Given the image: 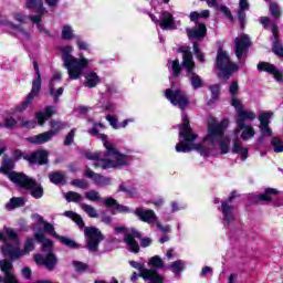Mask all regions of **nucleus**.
<instances>
[{
	"mask_svg": "<svg viewBox=\"0 0 283 283\" xmlns=\"http://www.w3.org/2000/svg\"><path fill=\"white\" fill-rule=\"evenodd\" d=\"M193 54L199 60V63H206L205 53L200 50L198 42H193Z\"/></svg>",
	"mask_w": 283,
	"mask_h": 283,
	"instance_id": "obj_52",
	"label": "nucleus"
},
{
	"mask_svg": "<svg viewBox=\"0 0 283 283\" xmlns=\"http://www.w3.org/2000/svg\"><path fill=\"white\" fill-rule=\"evenodd\" d=\"M117 191H123L124 193H127L128 196H136V188H132V181H125L122 182L118 186Z\"/></svg>",
	"mask_w": 283,
	"mask_h": 283,
	"instance_id": "obj_43",
	"label": "nucleus"
},
{
	"mask_svg": "<svg viewBox=\"0 0 283 283\" xmlns=\"http://www.w3.org/2000/svg\"><path fill=\"white\" fill-rule=\"evenodd\" d=\"M0 269L2 271V273H4V275H8V273H12L11 269H13V265L10 261H8V259L1 260L0 261ZM3 280L2 276H0V283Z\"/></svg>",
	"mask_w": 283,
	"mask_h": 283,
	"instance_id": "obj_46",
	"label": "nucleus"
},
{
	"mask_svg": "<svg viewBox=\"0 0 283 283\" xmlns=\"http://www.w3.org/2000/svg\"><path fill=\"white\" fill-rule=\"evenodd\" d=\"M277 195V189L266 188L265 193L256 195L254 197L255 202H271V196Z\"/></svg>",
	"mask_w": 283,
	"mask_h": 283,
	"instance_id": "obj_34",
	"label": "nucleus"
},
{
	"mask_svg": "<svg viewBox=\"0 0 283 283\" xmlns=\"http://www.w3.org/2000/svg\"><path fill=\"white\" fill-rule=\"evenodd\" d=\"M251 48V38L247 33H242L234 40V54L239 63H244Z\"/></svg>",
	"mask_w": 283,
	"mask_h": 283,
	"instance_id": "obj_12",
	"label": "nucleus"
},
{
	"mask_svg": "<svg viewBox=\"0 0 283 283\" xmlns=\"http://www.w3.org/2000/svg\"><path fill=\"white\" fill-rule=\"evenodd\" d=\"M134 213L142 222H146V224H156L158 220L156 212H154L151 209L136 208Z\"/></svg>",
	"mask_w": 283,
	"mask_h": 283,
	"instance_id": "obj_18",
	"label": "nucleus"
},
{
	"mask_svg": "<svg viewBox=\"0 0 283 283\" xmlns=\"http://www.w3.org/2000/svg\"><path fill=\"white\" fill-rule=\"evenodd\" d=\"M256 67L259 72H268V74H272L275 81H277V83L283 82L282 71L277 70L275 65L268 62H259Z\"/></svg>",
	"mask_w": 283,
	"mask_h": 283,
	"instance_id": "obj_21",
	"label": "nucleus"
},
{
	"mask_svg": "<svg viewBox=\"0 0 283 283\" xmlns=\"http://www.w3.org/2000/svg\"><path fill=\"white\" fill-rule=\"evenodd\" d=\"M259 129L261 132V136L268 137L273 135V130H271V127H269V125H260Z\"/></svg>",
	"mask_w": 283,
	"mask_h": 283,
	"instance_id": "obj_63",
	"label": "nucleus"
},
{
	"mask_svg": "<svg viewBox=\"0 0 283 283\" xmlns=\"http://www.w3.org/2000/svg\"><path fill=\"white\" fill-rule=\"evenodd\" d=\"M71 185H73V187H77V189H87V187H90V182L85 179H74L71 181Z\"/></svg>",
	"mask_w": 283,
	"mask_h": 283,
	"instance_id": "obj_57",
	"label": "nucleus"
},
{
	"mask_svg": "<svg viewBox=\"0 0 283 283\" xmlns=\"http://www.w3.org/2000/svg\"><path fill=\"white\" fill-rule=\"evenodd\" d=\"M178 52L182 54V62L180 66V60L176 59L174 61L169 60L168 63L171 65L174 78L180 76V72L185 70L186 76L189 78L190 84L193 90H200L205 83L202 77L196 73V62L193 61V54L191 53V48L181 46L178 49Z\"/></svg>",
	"mask_w": 283,
	"mask_h": 283,
	"instance_id": "obj_3",
	"label": "nucleus"
},
{
	"mask_svg": "<svg viewBox=\"0 0 283 283\" xmlns=\"http://www.w3.org/2000/svg\"><path fill=\"white\" fill-rule=\"evenodd\" d=\"M0 127H6L7 129H14L17 127V119L14 117H8L4 123H0Z\"/></svg>",
	"mask_w": 283,
	"mask_h": 283,
	"instance_id": "obj_54",
	"label": "nucleus"
},
{
	"mask_svg": "<svg viewBox=\"0 0 283 283\" xmlns=\"http://www.w3.org/2000/svg\"><path fill=\"white\" fill-rule=\"evenodd\" d=\"M129 265L133 269L139 271V277H143L148 283H165V277L158 273L155 269H146L145 263L129 261Z\"/></svg>",
	"mask_w": 283,
	"mask_h": 283,
	"instance_id": "obj_11",
	"label": "nucleus"
},
{
	"mask_svg": "<svg viewBox=\"0 0 283 283\" xmlns=\"http://www.w3.org/2000/svg\"><path fill=\"white\" fill-rule=\"evenodd\" d=\"M148 266H151L153 269H163V266H165V262L160 256L155 255L149 259Z\"/></svg>",
	"mask_w": 283,
	"mask_h": 283,
	"instance_id": "obj_48",
	"label": "nucleus"
},
{
	"mask_svg": "<svg viewBox=\"0 0 283 283\" xmlns=\"http://www.w3.org/2000/svg\"><path fill=\"white\" fill-rule=\"evenodd\" d=\"M64 216L65 218H70V220H73V222L77 224L78 229H85V221H83V217H81V214L74 211H65Z\"/></svg>",
	"mask_w": 283,
	"mask_h": 283,
	"instance_id": "obj_35",
	"label": "nucleus"
},
{
	"mask_svg": "<svg viewBox=\"0 0 283 283\" xmlns=\"http://www.w3.org/2000/svg\"><path fill=\"white\" fill-rule=\"evenodd\" d=\"M4 25H8V28H11V30H13V32H15V34H22V35H25V30H23L21 28V25H17L12 22H7L4 23Z\"/></svg>",
	"mask_w": 283,
	"mask_h": 283,
	"instance_id": "obj_60",
	"label": "nucleus"
},
{
	"mask_svg": "<svg viewBox=\"0 0 283 283\" xmlns=\"http://www.w3.org/2000/svg\"><path fill=\"white\" fill-rule=\"evenodd\" d=\"M217 67L223 72V78H226V81L233 72H238V64L232 63L229 53L222 49H219L217 53Z\"/></svg>",
	"mask_w": 283,
	"mask_h": 283,
	"instance_id": "obj_10",
	"label": "nucleus"
},
{
	"mask_svg": "<svg viewBox=\"0 0 283 283\" xmlns=\"http://www.w3.org/2000/svg\"><path fill=\"white\" fill-rule=\"evenodd\" d=\"M166 98L174 105L175 107H179L182 111L181 120L182 124L179 125V143L176 145L175 149L178 154H189L195 149L201 156H210L212 151H216V147H218L221 154H229V147L231 145V137H224V132L227 127H229V120L222 119L218 122L216 118H211L208 122V134L203 138L205 143H209V146H205L202 144H195L196 138H198V134H195L189 125V117L185 109L189 107V97L185 91L177 88L171 90L168 88L165 91Z\"/></svg>",
	"mask_w": 283,
	"mask_h": 283,
	"instance_id": "obj_1",
	"label": "nucleus"
},
{
	"mask_svg": "<svg viewBox=\"0 0 283 283\" xmlns=\"http://www.w3.org/2000/svg\"><path fill=\"white\" fill-rule=\"evenodd\" d=\"M85 198L91 202H98V200H101V193H98L96 190H90L85 192Z\"/></svg>",
	"mask_w": 283,
	"mask_h": 283,
	"instance_id": "obj_53",
	"label": "nucleus"
},
{
	"mask_svg": "<svg viewBox=\"0 0 283 283\" xmlns=\"http://www.w3.org/2000/svg\"><path fill=\"white\" fill-rule=\"evenodd\" d=\"M159 27L161 30H177L180 22H176L174 14L169 11H163L159 15Z\"/></svg>",
	"mask_w": 283,
	"mask_h": 283,
	"instance_id": "obj_16",
	"label": "nucleus"
},
{
	"mask_svg": "<svg viewBox=\"0 0 283 283\" xmlns=\"http://www.w3.org/2000/svg\"><path fill=\"white\" fill-rule=\"evenodd\" d=\"M64 198L67 202H76L80 206L83 203V196L78 192L69 191L64 195Z\"/></svg>",
	"mask_w": 283,
	"mask_h": 283,
	"instance_id": "obj_40",
	"label": "nucleus"
},
{
	"mask_svg": "<svg viewBox=\"0 0 283 283\" xmlns=\"http://www.w3.org/2000/svg\"><path fill=\"white\" fill-rule=\"evenodd\" d=\"M30 251H34V239L28 238L24 242V250L19 249V243L17 245H3L2 253L4 258H10L11 260H19L22 255H28Z\"/></svg>",
	"mask_w": 283,
	"mask_h": 283,
	"instance_id": "obj_9",
	"label": "nucleus"
},
{
	"mask_svg": "<svg viewBox=\"0 0 283 283\" xmlns=\"http://www.w3.org/2000/svg\"><path fill=\"white\" fill-rule=\"evenodd\" d=\"M230 138L232 142V154H238L243 161L247 160L249 158V148L244 146L240 136L231 134Z\"/></svg>",
	"mask_w": 283,
	"mask_h": 283,
	"instance_id": "obj_15",
	"label": "nucleus"
},
{
	"mask_svg": "<svg viewBox=\"0 0 283 283\" xmlns=\"http://www.w3.org/2000/svg\"><path fill=\"white\" fill-rule=\"evenodd\" d=\"M50 125L53 129L49 130V132H54V136H56L59 134V132H63V129H65L66 127H69L67 123L65 122H60L56 119H52L50 122Z\"/></svg>",
	"mask_w": 283,
	"mask_h": 283,
	"instance_id": "obj_39",
	"label": "nucleus"
},
{
	"mask_svg": "<svg viewBox=\"0 0 283 283\" xmlns=\"http://www.w3.org/2000/svg\"><path fill=\"white\" fill-rule=\"evenodd\" d=\"M270 13L274 19H280V17H282V10L280 9V4L275 2H271Z\"/></svg>",
	"mask_w": 283,
	"mask_h": 283,
	"instance_id": "obj_49",
	"label": "nucleus"
},
{
	"mask_svg": "<svg viewBox=\"0 0 283 283\" xmlns=\"http://www.w3.org/2000/svg\"><path fill=\"white\" fill-rule=\"evenodd\" d=\"M19 207H25V198L23 197H13L6 203L4 209L7 211H14Z\"/></svg>",
	"mask_w": 283,
	"mask_h": 283,
	"instance_id": "obj_31",
	"label": "nucleus"
},
{
	"mask_svg": "<svg viewBox=\"0 0 283 283\" xmlns=\"http://www.w3.org/2000/svg\"><path fill=\"white\" fill-rule=\"evenodd\" d=\"M271 145L275 151V154H282L283 151V142L279 137H273L271 140Z\"/></svg>",
	"mask_w": 283,
	"mask_h": 283,
	"instance_id": "obj_50",
	"label": "nucleus"
},
{
	"mask_svg": "<svg viewBox=\"0 0 283 283\" xmlns=\"http://www.w3.org/2000/svg\"><path fill=\"white\" fill-rule=\"evenodd\" d=\"M27 8L29 10H35L38 15H28L29 20L32 21V23H35L36 27L41 24L43 13L45 12V8H43V0H40V4L36 3V0H32V4L30 6V0L27 1Z\"/></svg>",
	"mask_w": 283,
	"mask_h": 283,
	"instance_id": "obj_19",
	"label": "nucleus"
},
{
	"mask_svg": "<svg viewBox=\"0 0 283 283\" xmlns=\"http://www.w3.org/2000/svg\"><path fill=\"white\" fill-rule=\"evenodd\" d=\"M240 132L241 140H251V138L255 137V128L252 125L237 124V127L232 130V135L240 136Z\"/></svg>",
	"mask_w": 283,
	"mask_h": 283,
	"instance_id": "obj_17",
	"label": "nucleus"
},
{
	"mask_svg": "<svg viewBox=\"0 0 283 283\" xmlns=\"http://www.w3.org/2000/svg\"><path fill=\"white\" fill-rule=\"evenodd\" d=\"M1 282H3V283H19V281L17 280V276H14V274H12V272L4 274V277L1 280Z\"/></svg>",
	"mask_w": 283,
	"mask_h": 283,
	"instance_id": "obj_64",
	"label": "nucleus"
},
{
	"mask_svg": "<svg viewBox=\"0 0 283 283\" xmlns=\"http://www.w3.org/2000/svg\"><path fill=\"white\" fill-rule=\"evenodd\" d=\"M49 180L53 185H65V172H61V171L50 172Z\"/></svg>",
	"mask_w": 283,
	"mask_h": 283,
	"instance_id": "obj_36",
	"label": "nucleus"
},
{
	"mask_svg": "<svg viewBox=\"0 0 283 283\" xmlns=\"http://www.w3.org/2000/svg\"><path fill=\"white\" fill-rule=\"evenodd\" d=\"M115 233L116 235L123 233V240L127 251H130V253H140V245L138 244V241H136V238H140V232L138 230L134 228L127 229L126 227H116Z\"/></svg>",
	"mask_w": 283,
	"mask_h": 283,
	"instance_id": "obj_8",
	"label": "nucleus"
},
{
	"mask_svg": "<svg viewBox=\"0 0 283 283\" xmlns=\"http://www.w3.org/2000/svg\"><path fill=\"white\" fill-rule=\"evenodd\" d=\"M62 39H64V41H72V39H74V29H72L70 24L62 27Z\"/></svg>",
	"mask_w": 283,
	"mask_h": 283,
	"instance_id": "obj_45",
	"label": "nucleus"
},
{
	"mask_svg": "<svg viewBox=\"0 0 283 283\" xmlns=\"http://www.w3.org/2000/svg\"><path fill=\"white\" fill-rule=\"evenodd\" d=\"M76 136V128L70 130V133L64 138V145L70 147L74 143V137Z\"/></svg>",
	"mask_w": 283,
	"mask_h": 283,
	"instance_id": "obj_58",
	"label": "nucleus"
},
{
	"mask_svg": "<svg viewBox=\"0 0 283 283\" xmlns=\"http://www.w3.org/2000/svg\"><path fill=\"white\" fill-rule=\"evenodd\" d=\"M73 266L77 273H83L87 271V264L81 261H73Z\"/></svg>",
	"mask_w": 283,
	"mask_h": 283,
	"instance_id": "obj_59",
	"label": "nucleus"
},
{
	"mask_svg": "<svg viewBox=\"0 0 283 283\" xmlns=\"http://www.w3.org/2000/svg\"><path fill=\"white\" fill-rule=\"evenodd\" d=\"M106 120H108V123H109L111 127H113V129H120V125H118V118H116L112 115H107Z\"/></svg>",
	"mask_w": 283,
	"mask_h": 283,
	"instance_id": "obj_62",
	"label": "nucleus"
},
{
	"mask_svg": "<svg viewBox=\"0 0 283 283\" xmlns=\"http://www.w3.org/2000/svg\"><path fill=\"white\" fill-rule=\"evenodd\" d=\"M12 169H14V160L4 158L0 167V174H4L8 178H10V174H21L12 171Z\"/></svg>",
	"mask_w": 283,
	"mask_h": 283,
	"instance_id": "obj_33",
	"label": "nucleus"
},
{
	"mask_svg": "<svg viewBox=\"0 0 283 283\" xmlns=\"http://www.w3.org/2000/svg\"><path fill=\"white\" fill-rule=\"evenodd\" d=\"M84 87H88L90 90L96 87L98 83H101V76L96 72L88 71L84 74Z\"/></svg>",
	"mask_w": 283,
	"mask_h": 283,
	"instance_id": "obj_28",
	"label": "nucleus"
},
{
	"mask_svg": "<svg viewBox=\"0 0 283 283\" xmlns=\"http://www.w3.org/2000/svg\"><path fill=\"white\" fill-rule=\"evenodd\" d=\"M34 238L36 242L42 244V251L46 252L45 256L41 254L35 255L36 264H44V266L49 271L54 270V266H56L57 260L54 253H52V247H53L52 241L50 239H46L45 235L41 232L35 233Z\"/></svg>",
	"mask_w": 283,
	"mask_h": 283,
	"instance_id": "obj_6",
	"label": "nucleus"
},
{
	"mask_svg": "<svg viewBox=\"0 0 283 283\" xmlns=\"http://www.w3.org/2000/svg\"><path fill=\"white\" fill-rule=\"evenodd\" d=\"M98 127H103V124H95L94 127L88 130V134H91V136H96V138L102 140L106 151H86L84 155L85 158H87V160H94L93 167H95V169L107 170L123 169V167H129V165H132V160H134V157L120 154V151H118V148H116V145L107 140V135L98 133Z\"/></svg>",
	"mask_w": 283,
	"mask_h": 283,
	"instance_id": "obj_2",
	"label": "nucleus"
},
{
	"mask_svg": "<svg viewBox=\"0 0 283 283\" xmlns=\"http://www.w3.org/2000/svg\"><path fill=\"white\" fill-rule=\"evenodd\" d=\"M234 198H235V192H231L230 197L228 198V201L221 202L223 227H226L227 229H229V227H231V224L233 223V220H235V216L233 214L235 207L229 206V202H233Z\"/></svg>",
	"mask_w": 283,
	"mask_h": 283,
	"instance_id": "obj_14",
	"label": "nucleus"
},
{
	"mask_svg": "<svg viewBox=\"0 0 283 283\" xmlns=\"http://www.w3.org/2000/svg\"><path fill=\"white\" fill-rule=\"evenodd\" d=\"M210 92H211L210 104L216 103V101H218V96H220V85L216 84L210 86Z\"/></svg>",
	"mask_w": 283,
	"mask_h": 283,
	"instance_id": "obj_55",
	"label": "nucleus"
},
{
	"mask_svg": "<svg viewBox=\"0 0 283 283\" xmlns=\"http://www.w3.org/2000/svg\"><path fill=\"white\" fill-rule=\"evenodd\" d=\"M84 235L86 238V249L91 253H96L98 251V244L103 242V233L98 228H84Z\"/></svg>",
	"mask_w": 283,
	"mask_h": 283,
	"instance_id": "obj_13",
	"label": "nucleus"
},
{
	"mask_svg": "<svg viewBox=\"0 0 283 283\" xmlns=\"http://www.w3.org/2000/svg\"><path fill=\"white\" fill-rule=\"evenodd\" d=\"M56 240H59L61 244L67 247L69 249H81V244L76 243V241L67 237L56 235Z\"/></svg>",
	"mask_w": 283,
	"mask_h": 283,
	"instance_id": "obj_37",
	"label": "nucleus"
},
{
	"mask_svg": "<svg viewBox=\"0 0 283 283\" xmlns=\"http://www.w3.org/2000/svg\"><path fill=\"white\" fill-rule=\"evenodd\" d=\"M48 150L40 149L24 157L30 165H48Z\"/></svg>",
	"mask_w": 283,
	"mask_h": 283,
	"instance_id": "obj_20",
	"label": "nucleus"
},
{
	"mask_svg": "<svg viewBox=\"0 0 283 283\" xmlns=\"http://www.w3.org/2000/svg\"><path fill=\"white\" fill-rule=\"evenodd\" d=\"M259 22L261 23V25H263L264 28H270L272 29L273 25H277V24H273L271 23V19L269 17H261L259 19ZM271 32H273V29L271 30Z\"/></svg>",
	"mask_w": 283,
	"mask_h": 283,
	"instance_id": "obj_61",
	"label": "nucleus"
},
{
	"mask_svg": "<svg viewBox=\"0 0 283 283\" xmlns=\"http://www.w3.org/2000/svg\"><path fill=\"white\" fill-rule=\"evenodd\" d=\"M272 34L274 36L272 52H274L276 56H283V45L277 41V39H280V34H277V25H272Z\"/></svg>",
	"mask_w": 283,
	"mask_h": 283,
	"instance_id": "obj_32",
	"label": "nucleus"
},
{
	"mask_svg": "<svg viewBox=\"0 0 283 283\" xmlns=\"http://www.w3.org/2000/svg\"><path fill=\"white\" fill-rule=\"evenodd\" d=\"M18 120L20 123V126L24 129H34V127H36V120L34 119L24 120L23 118L19 117Z\"/></svg>",
	"mask_w": 283,
	"mask_h": 283,
	"instance_id": "obj_51",
	"label": "nucleus"
},
{
	"mask_svg": "<svg viewBox=\"0 0 283 283\" xmlns=\"http://www.w3.org/2000/svg\"><path fill=\"white\" fill-rule=\"evenodd\" d=\"M168 269H169V271H172V273H175V275H180V273H182V271H185V261L177 260V261L172 262L168 266Z\"/></svg>",
	"mask_w": 283,
	"mask_h": 283,
	"instance_id": "obj_41",
	"label": "nucleus"
},
{
	"mask_svg": "<svg viewBox=\"0 0 283 283\" xmlns=\"http://www.w3.org/2000/svg\"><path fill=\"white\" fill-rule=\"evenodd\" d=\"M255 118V113H253L251 109H239L237 113V125H247V120L249 123H253Z\"/></svg>",
	"mask_w": 283,
	"mask_h": 283,
	"instance_id": "obj_25",
	"label": "nucleus"
},
{
	"mask_svg": "<svg viewBox=\"0 0 283 283\" xmlns=\"http://www.w3.org/2000/svg\"><path fill=\"white\" fill-rule=\"evenodd\" d=\"M272 116H273V113L271 112L261 113L259 116L260 125H269L271 123Z\"/></svg>",
	"mask_w": 283,
	"mask_h": 283,
	"instance_id": "obj_56",
	"label": "nucleus"
},
{
	"mask_svg": "<svg viewBox=\"0 0 283 283\" xmlns=\"http://www.w3.org/2000/svg\"><path fill=\"white\" fill-rule=\"evenodd\" d=\"M84 176L86 178H91V180H94V184L97 185L98 187H108V185H112L111 178L96 174L92 169H87L84 172Z\"/></svg>",
	"mask_w": 283,
	"mask_h": 283,
	"instance_id": "obj_23",
	"label": "nucleus"
},
{
	"mask_svg": "<svg viewBox=\"0 0 283 283\" xmlns=\"http://www.w3.org/2000/svg\"><path fill=\"white\" fill-rule=\"evenodd\" d=\"M9 180L14 185H18V187H21V189L29 191L30 196L35 200H41V198H43V186L36 182V180L28 177L25 174L11 172L9 174Z\"/></svg>",
	"mask_w": 283,
	"mask_h": 283,
	"instance_id": "obj_5",
	"label": "nucleus"
},
{
	"mask_svg": "<svg viewBox=\"0 0 283 283\" xmlns=\"http://www.w3.org/2000/svg\"><path fill=\"white\" fill-rule=\"evenodd\" d=\"M33 70L35 71V78L32 82L31 92L27 95L24 102L15 107V112H25L41 92V71H39V63L36 61H33Z\"/></svg>",
	"mask_w": 283,
	"mask_h": 283,
	"instance_id": "obj_7",
	"label": "nucleus"
},
{
	"mask_svg": "<svg viewBox=\"0 0 283 283\" xmlns=\"http://www.w3.org/2000/svg\"><path fill=\"white\" fill-rule=\"evenodd\" d=\"M53 114H56V107L48 106L44 109V112L35 113V118H36L39 125H44L45 120H50V118H52Z\"/></svg>",
	"mask_w": 283,
	"mask_h": 283,
	"instance_id": "obj_30",
	"label": "nucleus"
},
{
	"mask_svg": "<svg viewBox=\"0 0 283 283\" xmlns=\"http://www.w3.org/2000/svg\"><path fill=\"white\" fill-rule=\"evenodd\" d=\"M247 10H249V0H239L238 19L241 30L247 25Z\"/></svg>",
	"mask_w": 283,
	"mask_h": 283,
	"instance_id": "obj_27",
	"label": "nucleus"
},
{
	"mask_svg": "<svg viewBox=\"0 0 283 283\" xmlns=\"http://www.w3.org/2000/svg\"><path fill=\"white\" fill-rule=\"evenodd\" d=\"M54 132H44L42 134L32 136L27 138L28 143H31V145H45V143H50L52 138H54Z\"/></svg>",
	"mask_w": 283,
	"mask_h": 283,
	"instance_id": "obj_24",
	"label": "nucleus"
},
{
	"mask_svg": "<svg viewBox=\"0 0 283 283\" xmlns=\"http://www.w3.org/2000/svg\"><path fill=\"white\" fill-rule=\"evenodd\" d=\"M6 233L9 238V240H11L12 244L7 243L4 247H8V245L17 247L19 244V239L17 238V232L11 228H7Z\"/></svg>",
	"mask_w": 283,
	"mask_h": 283,
	"instance_id": "obj_47",
	"label": "nucleus"
},
{
	"mask_svg": "<svg viewBox=\"0 0 283 283\" xmlns=\"http://www.w3.org/2000/svg\"><path fill=\"white\" fill-rule=\"evenodd\" d=\"M197 28L195 29H187V35L189 39H202L206 36L207 34V27L205 25V23H198L196 24Z\"/></svg>",
	"mask_w": 283,
	"mask_h": 283,
	"instance_id": "obj_29",
	"label": "nucleus"
},
{
	"mask_svg": "<svg viewBox=\"0 0 283 283\" xmlns=\"http://www.w3.org/2000/svg\"><path fill=\"white\" fill-rule=\"evenodd\" d=\"M80 208L82 211H84L85 214L88 216V218H97L98 217V211H96V208L93 206H90L87 203H80Z\"/></svg>",
	"mask_w": 283,
	"mask_h": 283,
	"instance_id": "obj_44",
	"label": "nucleus"
},
{
	"mask_svg": "<svg viewBox=\"0 0 283 283\" xmlns=\"http://www.w3.org/2000/svg\"><path fill=\"white\" fill-rule=\"evenodd\" d=\"M105 207H109L112 209V213H129V207L119 205L118 201L114 198H107L104 200Z\"/></svg>",
	"mask_w": 283,
	"mask_h": 283,
	"instance_id": "obj_26",
	"label": "nucleus"
},
{
	"mask_svg": "<svg viewBox=\"0 0 283 283\" xmlns=\"http://www.w3.org/2000/svg\"><path fill=\"white\" fill-rule=\"evenodd\" d=\"M60 50L62 52L64 67L67 70L69 78H71V81L81 78L83 70H87V67H90V60L86 57H74L72 55V52H74V48L72 45L62 46Z\"/></svg>",
	"mask_w": 283,
	"mask_h": 283,
	"instance_id": "obj_4",
	"label": "nucleus"
},
{
	"mask_svg": "<svg viewBox=\"0 0 283 283\" xmlns=\"http://www.w3.org/2000/svg\"><path fill=\"white\" fill-rule=\"evenodd\" d=\"M61 77H62L61 72L54 73V75L51 78L50 84H49V94H50V96L53 97L54 103H59V97L63 96L64 88L59 87L56 90V87H54V83H56V81H61Z\"/></svg>",
	"mask_w": 283,
	"mask_h": 283,
	"instance_id": "obj_22",
	"label": "nucleus"
},
{
	"mask_svg": "<svg viewBox=\"0 0 283 283\" xmlns=\"http://www.w3.org/2000/svg\"><path fill=\"white\" fill-rule=\"evenodd\" d=\"M38 222L40 224H43L44 233H50L53 238H56L59 235L56 231L54 230V226H52L50 222L44 221L43 217L38 214Z\"/></svg>",
	"mask_w": 283,
	"mask_h": 283,
	"instance_id": "obj_38",
	"label": "nucleus"
},
{
	"mask_svg": "<svg viewBox=\"0 0 283 283\" xmlns=\"http://www.w3.org/2000/svg\"><path fill=\"white\" fill-rule=\"evenodd\" d=\"M189 17H190V21H192L193 23H196V25H198V19H209L210 12L209 10H203L201 12L192 11Z\"/></svg>",
	"mask_w": 283,
	"mask_h": 283,
	"instance_id": "obj_42",
	"label": "nucleus"
}]
</instances>
